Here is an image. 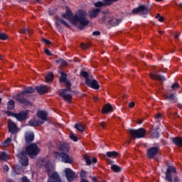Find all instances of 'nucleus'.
Here are the masks:
<instances>
[{
    "label": "nucleus",
    "instance_id": "58836bf2",
    "mask_svg": "<svg viewBox=\"0 0 182 182\" xmlns=\"http://www.w3.org/2000/svg\"><path fill=\"white\" fill-rule=\"evenodd\" d=\"M9 36L5 33H0V41H6Z\"/></svg>",
    "mask_w": 182,
    "mask_h": 182
},
{
    "label": "nucleus",
    "instance_id": "72a5a7b5",
    "mask_svg": "<svg viewBox=\"0 0 182 182\" xmlns=\"http://www.w3.org/2000/svg\"><path fill=\"white\" fill-rule=\"evenodd\" d=\"M111 170L114 171V173H120L122 171V168L118 165L114 164L111 166Z\"/></svg>",
    "mask_w": 182,
    "mask_h": 182
},
{
    "label": "nucleus",
    "instance_id": "cd10ccee",
    "mask_svg": "<svg viewBox=\"0 0 182 182\" xmlns=\"http://www.w3.org/2000/svg\"><path fill=\"white\" fill-rule=\"evenodd\" d=\"M151 137L153 139H159V137H160V132H159V128L151 131Z\"/></svg>",
    "mask_w": 182,
    "mask_h": 182
},
{
    "label": "nucleus",
    "instance_id": "49530a36",
    "mask_svg": "<svg viewBox=\"0 0 182 182\" xmlns=\"http://www.w3.org/2000/svg\"><path fill=\"white\" fill-rule=\"evenodd\" d=\"M180 87V84L175 82L171 85V89H178Z\"/></svg>",
    "mask_w": 182,
    "mask_h": 182
},
{
    "label": "nucleus",
    "instance_id": "a18cd8bd",
    "mask_svg": "<svg viewBox=\"0 0 182 182\" xmlns=\"http://www.w3.org/2000/svg\"><path fill=\"white\" fill-rule=\"evenodd\" d=\"M155 18H156V19H158V21L159 22H164V18L163 16H160L159 14H156Z\"/></svg>",
    "mask_w": 182,
    "mask_h": 182
},
{
    "label": "nucleus",
    "instance_id": "4d7b16f0",
    "mask_svg": "<svg viewBox=\"0 0 182 182\" xmlns=\"http://www.w3.org/2000/svg\"><path fill=\"white\" fill-rule=\"evenodd\" d=\"M134 102H131L129 103V107H130L131 109H132V107H134Z\"/></svg>",
    "mask_w": 182,
    "mask_h": 182
},
{
    "label": "nucleus",
    "instance_id": "7ed1b4c3",
    "mask_svg": "<svg viewBox=\"0 0 182 182\" xmlns=\"http://www.w3.org/2000/svg\"><path fill=\"white\" fill-rule=\"evenodd\" d=\"M32 93H35V88L32 87H27L20 93L14 96V99L21 105H24L25 106H32V102L25 97L26 95Z\"/></svg>",
    "mask_w": 182,
    "mask_h": 182
},
{
    "label": "nucleus",
    "instance_id": "3c124183",
    "mask_svg": "<svg viewBox=\"0 0 182 182\" xmlns=\"http://www.w3.org/2000/svg\"><path fill=\"white\" fill-rule=\"evenodd\" d=\"M43 42L46 44V45H50V41L46 38H43Z\"/></svg>",
    "mask_w": 182,
    "mask_h": 182
},
{
    "label": "nucleus",
    "instance_id": "37998d69",
    "mask_svg": "<svg viewBox=\"0 0 182 182\" xmlns=\"http://www.w3.org/2000/svg\"><path fill=\"white\" fill-rule=\"evenodd\" d=\"M56 63H60V65H63V66H66V65H68V62L62 59L56 60Z\"/></svg>",
    "mask_w": 182,
    "mask_h": 182
},
{
    "label": "nucleus",
    "instance_id": "e433bc0d",
    "mask_svg": "<svg viewBox=\"0 0 182 182\" xmlns=\"http://www.w3.org/2000/svg\"><path fill=\"white\" fill-rule=\"evenodd\" d=\"M11 141H12V139L6 138V140L3 142L4 147H8V146L11 144Z\"/></svg>",
    "mask_w": 182,
    "mask_h": 182
},
{
    "label": "nucleus",
    "instance_id": "6e6d98bb",
    "mask_svg": "<svg viewBox=\"0 0 182 182\" xmlns=\"http://www.w3.org/2000/svg\"><path fill=\"white\" fill-rule=\"evenodd\" d=\"M3 168L4 171H9V167L8 166V165H4Z\"/></svg>",
    "mask_w": 182,
    "mask_h": 182
},
{
    "label": "nucleus",
    "instance_id": "473e14b6",
    "mask_svg": "<svg viewBox=\"0 0 182 182\" xmlns=\"http://www.w3.org/2000/svg\"><path fill=\"white\" fill-rule=\"evenodd\" d=\"M20 33H27L28 35H32V33H33V31H32V29L24 28L20 30Z\"/></svg>",
    "mask_w": 182,
    "mask_h": 182
},
{
    "label": "nucleus",
    "instance_id": "774afa93",
    "mask_svg": "<svg viewBox=\"0 0 182 182\" xmlns=\"http://www.w3.org/2000/svg\"><path fill=\"white\" fill-rule=\"evenodd\" d=\"M178 107H179V109H182V105H181V104H178Z\"/></svg>",
    "mask_w": 182,
    "mask_h": 182
},
{
    "label": "nucleus",
    "instance_id": "f704fd0d",
    "mask_svg": "<svg viewBox=\"0 0 182 182\" xmlns=\"http://www.w3.org/2000/svg\"><path fill=\"white\" fill-rule=\"evenodd\" d=\"M75 129L78 130V132H85V127H83V125H82L80 124H77V123L75 124Z\"/></svg>",
    "mask_w": 182,
    "mask_h": 182
},
{
    "label": "nucleus",
    "instance_id": "5701e85b",
    "mask_svg": "<svg viewBox=\"0 0 182 182\" xmlns=\"http://www.w3.org/2000/svg\"><path fill=\"white\" fill-rule=\"evenodd\" d=\"M58 150L61 151L60 153H69V144H62L60 145Z\"/></svg>",
    "mask_w": 182,
    "mask_h": 182
},
{
    "label": "nucleus",
    "instance_id": "393cba45",
    "mask_svg": "<svg viewBox=\"0 0 182 182\" xmlns=\"http://www.w3.org/2000/svg\"><path fill=\"white\" fill-rule=\"evenodd\" d=\"M102 11L100 9H94L89 11V15L90 18H96L99 13Z\"/></svg>",
    "mask_w": 182,
    "mask_h": 182
},
{
    "label": "nucleus",
    "instance_id": "20e7f679",
    "mask_svg": "<svg viewBox=\"0 0 182 182\" xmlns=\"http://www.w3.org/2000/svg\"><path fill=\"white\" fill-rule=\"evenodd\" d=\"M55 157L59 161H62V163H65V164H72L73 163V158L70 157L68 153L65 152H54Z\"/></svg>",
    "mask_w": 182,
    "mask_h": 182
},
{
    "label": "nucleus",
    "instance_id": "f8f14e48",
    "mask_svg": "<svg viewBox=\"0 0 182 182\" xmlns=\"http://www.w3.org/2000/svg\"><path fill=\"white\" fill-rule=\"evenodd\" d=\"M29 114V110L21 111L18 113H16L15 118L18 122H23L28 119V116Z\"/></svg>",
    "mask_w": 182,
    "mask_h": 182
},
{
    "label": "nucleus",
    "instance_id": "ddd939ff",
    "mask_svg": "<svg viewBox=\"0 0 182 182\" xmlns=\"http://www.w3.org/2000/svg\"><path fill=\"white\" fill-rule=\"evenodd\" d=\"M85 85H87L88 87H91V89H95V90H99V89H100V85L96 80L87 79L85 80Z\"/></svg>",
    "mask_w": 182,
    "mask_h": 182
},
{
    "label": "nucleus",
    "instance_id": "c9c22d12",
    "mask_svg": "<svg viewBox=\"0 0 182 182\" xmlns=\"http://www.w3.org/2000/svg\"><path fill=\"white\" fill-rule=\"evenodd\" d=\"M109 6V4H105V2L102 1H97V3H95V8H102V6Z\"/></svg>",
    "mask_w": 182,
    "mask_h": 182
},
{
    "label": "nucleus",
    "instance_id": "338daca9",
    "mask_svg": "<svg viewBox=\"0 0 182 182\" xmlns=\"http://www.w3.org/2000/svg\"><path fill=\"white\" fill-rule=\"evenodd\" d=\"M141 123H143V120L142 119H139L138 124H141Z\"/></svg>",
    "mask_w": 182,
    "mask_h": 182
},
{
    "label": "nucleus",
    "instance_id": "aec40b11",
    "mask_svg": "<svg viewBox=\"0 0 182 182\" xmlns=\"http://www.w3.org/2000/svg\"><path fill=\"white\" fill-rule=\"evenodd\" d=\"M36 116L41 119V122H46L48 120V113L43 110L38 111Z\"/></svg>",
    "mask_w": 182,
    "mask_h": 182
},
{
    "label": "nucleus",
    "instance_id": "8fccbe9b",
    "mask_svg": "<svg viewBox=\"0 0 182 182\" xmlns=\"http://www.w3.org/2000/svg\"><path fill=\"white\" fill-rule=\"evenodd\" d=\"M21 182H31V181L28 179V177L23 176L21 178Z\"/></svg>",
    "mask_w": 182,
    "mask_h": 182
},
{
    "label": "nucleus",
    "instance_id": "dca6fc26",
    "mask_svg": "<svg viewBox=\"0 0 182 182\" xmlns=\"http://www.w3.org/2000/svg\"><path fill=\"white\" fill-rule=\"evenodd\" d=\"M8 129L11 134H16L18 132V126L12 120L8 122Z\"/></svg>",
    "mask_w": 182,
    "mask_h": 182
},
{
    "label": "nucleus",
    "instance_id": "9d476101",
    "mask_svg": "<svg viewBox=\"0 0 182 182\" xmlns=\"http://www.w3.org/2000/svg\"><path fill=\"white\" fill-rule=\"evenodd\" d=\"M171 173H177V170L174 166H168V168L165 173V178L166 181L173 182V176H171Z\"/></svg>",
    "mask_w": 182,
    "mask_h": 182
},
{
    "label": "nucleus",
    "instance_id": "f3484780",
    "mask_svg": "<svg viewBox=\"0 0 182 182\" xmlns=\"http://www.w3.org/2000/svg\"><path fill=\"white\" fill-rule=\"evenodd\" d=\"M140 12L143 15H147L149 14V7L141 5L132 10V14H140Z\"/></svg>",
    "mask_w": 182,
    "mask_h": 182
},
{
    "label": "nucleus",
    "instance_id": "6e6552de",
    "mask_svg": "<svg viewBox=\"0 0 182 182\" xmlns=\"http://www.w3.org/2000/svg\"><path fill=\"white\" fill-rule=\"evenodd\" d=\"M47 174L48 176V178L47 182H62V179L60 178V176L58 172H53L50 173V169H47Z\"/></svg>",
    "mask_w": 182,
    "mask_h": 182
},
{
    "label": "nucleus",
    "instance_id": "a211bd4d",
    "mask_svg": "<svg viewBox=\"0 0 182 182\" xmlns=\"http://www.w3.org/2000/svg\"><path fill=\"white\" fill-rule=\"evenodd\" d=\"M24 139L26 144H31L35 140V134L33 132L26 133Z\"/></svg>",
    "mask_w": 182,
    "mask_h": 182
},
{
    "label": "nucleus",
    "instance_id": "f03ea898",
    "mask_svg": "<svg viewBox=\"0 0 182 182\" xmlns=\"http://www.w3.org/2000/svg\"><path fill=\"white\" fill-rule=\"evenodd\" d=\"M71 21L74 25H77L80 31H83L89 25V20L86 18V11L80 10L77 15L71 18Z\"/></svg>",
    "mask_w": 182,
    "mask_h": 182
},
{
    "label": "nucleus",
    "instance_id": "09e8293b",
    "mask_svg": "<svg viewBox=\"0 0 182 182\" xmlns=\"http://www.w3.org/2000/svg\"><path fill=\"white\" fill-rule=\"evenodd\" d=\"M6 114H9V116H12L13 117H15V114H16V113L12 112L11 111H6Z\"/></svg>",
    "mask_w": 182,
    "mask_h": 182
},
{
    "label": "nucleus",
    "instance_id": "2eb2a0df",
    "mask_svg": "<svg viewBox=\"0 0 182 182\" xmlns=\"http://www.w3.org/2000/svg\"><path fill=\"white\" fill-rule=\"evenodd\" d=\"M65 177L69 182H72L76 178V173L73 172L72 169L66 168L65 169Z\"/></svg>",
    "mask_w": 182,
    "mask_h": 182
},
{
    "label": "nucleus",
    "instance_id": "0e129e2a",
    "mask_svg": "<svg viewBox=\"0 0 182 182\" xmlns=\"http://www.w3.org/2000/svg\"><path fill=\"white\" fill-rule=\"evenodd\" d=\"M100 126H101V127H102V129H105V126H106V122H102L101 124H100Z\"/></svg>",
    "mask_w": 182,
    "mask_h": 182
},
{
    "label": "nucleus",
    "instance_id": "0eeeda50",
    "mask_svg": "<svg viewBox=\"0 0 182 182\" xmlns=\"http://www.w3.org/2000/svg\"><path fill=\"white\" fill-rule=\"evenodd\" d=\"M102 21L107 25H109V26H117L122 23V19H117L114 17H109L107 16H105L102 18Z\"/></svg>",
    "mask_w": 182,
    "mask_h": 182
},
{
    "label": "nucleus",
    "instance_id": "c03bdc74",
    "mask_svg": "<svg viewBox=\"0 0 182 182\" xmlns=\"http://www.w3.org/2000/svg\"><path fill=\"white\" fill-rule=\"evenodd\" d=\"M70 139L73 140V141H77L79 138L77 136H75L74 134H70Z\"/></svg>",
    "mask_w": 182,
    "mask_h": 182
},
{
    "label": "nucleus",
    "instance_id": "6ab92c4d",
    "mask_svg": "<svg viewBox=\"0 0 182 182\" xmlns=\"http://www.w3.org/2000/svg\"><path fill=\"white\" fill-rule=\"evenodd\" d=\"M36 90H37L38 95H45V93H48V86L41 85L36 87Z\"/></svg>",
    "mask_w": 182,
    "mask_h": 182
},
{
    "label": "nucleus",
    "instance_id": "ea45409f",
    "mask_svg": "<svg viewBox=\"0 0 182 182\" xmlns=\"http://www.w3.org/2000/svg\"><path fill=\"white\" fill-rule=\"evenodd\" d=\"M0 160H4V161H6V160H8V154H6V153L3 151L0 154Z\"/></svg>",
    "mask_w": 182,
    "mask_h": 182
},
{
    "label": "nucleus",
    "instance_id": "13d9d810",
    "mask_svg": "<svg viewBox=\"0 0 182 182\" xmlns=\"http://www.w3.org/2000/svg\"><path fill=\"white\" fill-rule=\"evenodd\" d=\"M92 163L93 164L97 163V158H92V159L91 160V164H92Z\"/></svg>",
    "mask_w": 182,
    "mask_h": 182
},
{
    "label": "nucleus",
    "instance_id": "e2e57ef3",
    "mask_svg": "<svg viewBox=\"0 0 182 182\" xmlns=\"http://www.w3.org/2000/svg\"><path fill=\"white\" fill-rule=\"evenodd\" d=\"M48 14H49V15L53 16V15H55V11H53L52 10H48Z\"/></svg>",
    "mask_w": 182,
    "mask_h": 182
},
{
    "label": "nucleus",
    "instance_id": "603ef678",
    "mask_svg": "<svg viewBox=\"0 0 182 182\" xmlns=\"http://www.w3.org/2000/svg\"><path fill=\"white\" fill-rule=\"evenodd\" d=\"M105 5H112V0H102Z\"/></svg>",
    "mask_w": 182,
    "mask_h": 182
},
{
    "label": "nucleus",
    "instance_id": "864d4df0",
    "mask_svg": "<svg viewBox=\"0 0 182 182\" xmlns=\"http://www.w3.org/2000/svg\"><path fill=\"white\" fill-rule=\"evenodd\" d=\"M82 49H89V45H86L85 43H81Z\"/></svg>",
    "mask_w": 182,
    "mask_h": 182
},
{
    "label": "nucleus",
    "instance_id": "f257e3e1",
    "mask_svg": "<svg viewBox=\"0 0 182 182\" xmlns=\"http://www.w3.org/2000/svg\"><path fill=\"white\" fill-rule=\"evenodd\" d=\"M61 76L59 78L60 83H65L66 88L62 89L59 92L58 95L60 97H62L63 100L67 102V103H72V95L70 93H68L66 92H72V83L69 80H68V74L61 72Z\"/></svg>",
    "mask_w": 182,
    "mask_h": 182
},
{
    "label": "nucleus",
    "instance_id": "052dcab7",
    "mask_svg": "<svg viewBox=\"0 0 182 182\" xmlns=\"http://www.w3.org/2000/svg\"><path fill=\"white\" fill-rule=\"evenodd\" d=\"M174 182H180V178H178V176H175L173 178Z\"/></svg>",
    "mask_w": 182,
    "mask_h": 182
},
{
    "label": "nucleus",
    "instance_id": "423d86ee",
    "mask_svg": "<svg viewBox=\"0 0 182 182\" xmlns=\"http://www.w3.org/2000/svg\"><path fill=\"white\" fill-rule=\"evenodd\" d=\"M147 132L144 128H139L138 129H129V134L133 139H143L145 137Z\"/></svg>",
    "mask_w": 182,
    "mask_h": 182
},
{
    "label": "nucleus",
    "instance_id": "bf43d9fd",
    "mask_svg": "<svg viewBox=\"0 0 182 182\" xmlns=\"http://www.w3.org/2000/svg\"><path fill=\"white\" fill-rule=\"evenodd\" d=\"M178 36H180V33H176L174 35V38H175L176 41H178Z\"/></svg>",
    "mask_w": 182,
    "mask_h": 182
},
{
    "label": "nucleus",
    "instance_id": "680f3d73",
    "mask_svg": "<svg viewBox=\"0 0 182 182\" xmlns=\"http://www.w3.org/2000/svg\"><path fill=\"white\" fill-rule=\"evenodd\" d=\"M155 119H161V114H157L156 116H155Z\"/></svg>",
    "mask_w": 182,
    "mask_h": 182
},
{
    "label": "nucleus",
    "instance_id": "1a4fd4ad",
    "mask_svg": "<svg viewBox=\"0 0 182 182\" xmlns=\"http://www.w3.org/2000/svg\"><path fill=\"white\" fill-rule=\"evenodd\" d=\"M159 151H160V146H151L147 149L146 156L148 159H154L159 154Z\"/></svg>",
    "mask_w": 182,
    "mask_h": 182
},
{
    "label": "nucleus",
    "instance_id": "a878e982",
    "mask_svg": "<svg viewBox=\"0 0 182 182\" xmlns=\"http://www.w3.org/2000/svg\"><path fill=\"white\" fill-rule=\"evenodd\" d=\"M165 97L166 100H168L171 103H177V97H176V95H174L173 93L170 95H166Z\"/></svg>",
    "mask_w": 182,
    "mask_h": 182
},
{
    "label": "nucleus",
    "instance_id": "bb28decb",
    "mask_svg": "<svg viewBox=\"0 0 182 182\" xmlns=\"http://www.w3.org/2000/svg\"><path fill=\"white\" fill-rule=\"evenodd\" d=\"M172 141L176 146L182 147V137H173L172 138Z\"/></svg>",
    "mask_w": 182,
    "mask_h": 182
},
{
    "label": "nucleus",
    "instance_id": "4468645a",
    "mask_svg": "<svg viewBox=\"0 0 182 182\" xmlns=\"http://www.w3.org/2000/svg\"><path fill=\"white\" fill-rule=\"evenodd\" d=\"M60 23H62V25H64V26H66V28H70V26L69 25V23L65 21V20H63L62 18H58L55 22V28L60 33L63 32L64 31Z\"/></svg>",
    "mask_w": 182,
    "mask_h": 182
},
{
    "label": "nucleus",
    "instance_id": "39448f33",
    "mask_svg": "<svg viewBox=\"0 0 182 182\" xmlns=\"http://www.w3.org/2000/svg\"><path fill=\"white\" fill-rule=\"evenodd\" d=\"M41 150L36 144H31L26 148V153L31 159H35L39 154Z\"/></svg>",
    "mask_w": 182,
    "mask_h": 182
},
{
    "label": "nucleus",
    "instance_id": "a19ab883",
    "mask_svg": "<svg viewBox=\"0 0 182 182\" xmlns=\"http://www.w3.org/2000/svg\"><path fill=\"white\" fill-rule=\"evenodd\" d=\"M81 75L82 77L85 78V80H87V79H90V78H89V73H87L86 71H82Z\"/></svg>",
    "mask_w": 182,
    "mask_h": 182
},
{
    "label": "nucleus",
    "instance_id": "412c9836",
    "mask_svg": "<svg viewBox=\"0 0 182 182\" xmlns=\"http://www.w3.org/2000/svg\"><path fill=\"white\" fill-rule=\"evenodd\" d=\"M30 126H31L32 127H36L38 126H42V124H43V123H45V122L41 121V119L39 120H36V119H31L28 122Z\"/></svg>",
    "mask_w": 182,
    "mask_h": 182
},
{
    "label": "nucleus",
    "instance_id": "69168bd1",
    "mask_svg": "<svg viewBox=\"0 0 182 182\" xmlns=\"http://www.w3.org/2000/svg\"><path fill=\"white\" fill-rule=\"evenodd\" d=\"M92 180L93 182L97 181V178H96V177H95V176H93V177L92 178Z\"/></svg>",
    "mask_w": 182,
    "mask_h": 182
},
{
    "label": "nucleus",
    "instance_id": "c85d7f7f",
    "mask_svg": "<svg viewBox=\"0 0 182 182\" xmlns=\"http://www.w3.org/2000/svg\"><path fill=\"white\" fill-rule=\"evenodd\" d=\"M73 14H72V11L69 8L66 9L65 13L63 14V18H68V19H70L72 18Z\"/></svg>",
    "mask_w": 182,
    "mask_h": 182
},
{
    "label": "nucleus",
    "instance_id": "9b49d317",
    "mask_svg": "<svg viewBox=\"0 0 182 182\" xmlns=\"http://www.w3.org/2000/svg\"><path fill=\"white\" fill-rule=\"evenodd\" d=\"M18 157L21 159V166H24V167L29 166V159L26 151H21L18 154Z\"/></svg>",
    "mask_w": 182,
    "mask_h": 182
},
{
    "label": "nucleus",
    "instance_id": "7c9ffc66",
    "mask_svg": "<svg viewBox=\"0 0 182 182\" xmlns=\"http://www.w3.org/2000/svg\"><path fill=\"white\" fill-rule=\"evenodd\" d=\"M7 109L9 110H14L15 109V101L14 100H9L7 102Z\"/></svg>",
    "mask_w": 182,
    "mask_h": 182
},
{
    "label": "nucleus",
    "instance_id": "2f4dec72",
    "mask_svg": "<svg viewBox=\"0 0 182 182\" xmlns=\"http://www.w3.org/2000/svg\"><path fill=\"white\" fill-rule=\"evenodd\" d=\"M54 78L53 73L49 72L46 75V82H53Z\"/></svg>",
    "mask_w": 182,
    "mask_h": 182
},
{
    "label": "nucleus",
    "instance_id": "5fc2aeb1",
    "mask_svg": "<svg viewBox=\"0 0 182 182\" xmlns=\"http://www.w3.org/2000/svg\"><path fill=\"white\" fill-rule=\"evenodd\" d=\"M92 35H93V36H99V35H100V31H94L92 33Z\"/></svg>",
    "mask_w": 182,
    "mask_h": 182
},
{
    "label": "nucleus",
    "instance_id": "b1692460",
    "mask_svg": "<svg viewBox=\"0 0 182 182\" xmlns=\"http://www.w3.org/2000/svg\"><path fill=\"white\" fill-rule=\"evenodd\" d=\"M113 112V107H112V105L107 104L102 107V113H110Z\"/></svg>",
    "mask_w": 182,
    "mask_h": 182
},
{
    "label": "nucleus",
    "instance_id": "de8ad7c7",
    "mask_svg": "<svg viewBox=\"0 0 182 182\" xmlns=\"http://www.w3.org/2000/svg\"><path fill=\"white\" fill-rule=\"evenodd\" d=\"M44 52H45L46 55H47L48 56H53V54H52V53H50V50H49V49H48V48H46L44 50Z\"/></svg>",
    "mask_w": 182,
    "mask_h": 182
},
{
    "label": "nucleus",
    "instance_id": "4be33fe9",
    "mask_svg": "<svg viewBox=\"0 0 182 182\" xmlns=\"http://www.w3.org/2000/svg\"><path fill=\"white\" fill-rule=\"evenodd\" d=\"M149 76L151 79H154V80H159V82H165L166 80V77L160 75V74L150 73Z\"/></svg>",
    "mask_w": 182,
    "mask_h": 182
},
{
    "label": "nucleus",
    "instance_id": "4c0bfd02",
    "mask_svg": "<svg viewBox=\"0 0 182 182\" xmlns=\"http://www.w3.org/2000/svg\"><path fill=\"white\" fill-rule=\"evenodd\" d=\"M84 159L85 160V163L87 166H90V164H92V159H90V157H89V155H85Z\"/></svg>",
    "mask_w": 182,
    "mask_h": 182
},
{
    "label": "nucleus",
    "instance_id": "c756f323",
    "mask_svg": "<svg viewBox=\"0 0 182 182\" xmlns=\"http://www.w3.org/2000/svg\"><path fill=\"white\" fill-rule=\"evenodd\" d=\"M107 156L111 159H116V157L119 156V153H117L116 151H108L107 152Z\"/></svg>",
    "mask_w": 182,
    "mask_h": 182
},
{
    "label": "nucleus",
    "instance_id": "79ce46f5",
    "mask_svg": "<svg viewBox=\"0 0 182 182\" xmlns=\"http://www.w3.org/2000/svg\"><path fill=\"white\" fill-rule=\"evenodd\" d=\"M87 174V173L85 171V170H82L80 171V178L81 180H85V178H86V175Z\"/></svg>",
    "mask_w": 182,
    "mask_h": 182
}]
</instances>
